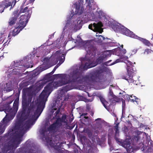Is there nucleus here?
<instances>
[{
  "label": "nucleus",
  "instance_id": "1",
  "mask_svg": "<svg viewBox=\"0 0 153 153\" xmlns=\"http://www.w3.org/2000/svg\"><path fill=\"white\" fill-rule=\"evenodd\" d=\"M78 67H75L71 70L69 74H58L55 75L57 77L60 78L61 80L54 81L48 84L45 88L44 89L39 95L36 101L33 102V108H36V111L32 116H26L18 123H16L15 128L17 129L16 134L23 135L24 132L35 123L40 115L45 106V102L47 99L52 90L53 88L61 86L70 82L78 81L80 83H83L85 85L90 84L91 81L89 78L86 77H82L79 76V71H78Z\"/></svg>",
  "mask_w": 153,
  "mask_h": 153
},
{
  "label": "nucleus",
  "instance_id": "2",
  "mask_svg": "<svg viewBox=\"0 0 153 153\" xmlns=\"http://www.w3.org/2000/svg\"><path fill=\"white\" fill-rule=\"evenodd\" d=\"M85 4L83 5V0H80L74 5V12L70 15L68 19H70L69 25L75 30L80 29L83 23L94 19L95 16L91 10H94L96 7L93 0H85ZM69 20H68V22ZM66 25H69L68 22Z\"/></svg>",
  "mask_w": 153,
  "mask_h": 153
},
{
  "label": "nucleus",
  "instance_id": "3",
  "mask_svg": "<svg viewBox=\"0 0 153 153\" xmlns=\"http://www.w3.org/2000/svg\"><path fill=\"white\" fill-rule=\"evenodd\" d=\"M65 56V54L63 52H60L58 51H57L51 57H47L44 58L43 59L42 65L41 67L37 68L34 71V72L38 71L37 73L35 74L36 75H37L40 72L55 65L59 60L60 64L59 66L58 65L55 66L52 71L46 75V77H49L50 76L54 73L58 66L64 62Z\"/></svg>",
  "mask_w": 153,
  "mask_h": 153
},
{
  "label": "nucleus",
  "instance_id": "4",
  "mask_svg": "<svg viewBox=\"0 0 153 153\" xmlns=\"http://www.w3.org/2000/svg\"><path fill=\"white\" fill-rule=\"evenodd\" d=\"M111 52L113 54L119 56L120 58L117 59L111 64L107 65H111L119 62H124L127 66V70L128 74L125 76H123L122 78L126 80L129 83L132 82L134 84L137 85V84L136 83V81L133 80L134 79H132L133 72L130 69L131 66V62L127 60L128 59V57L125 55L126 52V50L123 49H120V48H118L112 50Z\"/></svg>",
  "mask_w": 153,
  "mask_h": 153
},
{
  "label": "nucleus",
  "instance_id": "5",
  "mask_svg": "<svg viewBox=\"0 0 153 153\" xmlns=\"http://www.w3.org/2000/svg\"><path fill=\"white\" fill-rule=\"evenodd\" d=\"M18 100H16L14 102L13 108H10L8 105L5 109L4 112L6 115L0 123V134L4 132L6 127L9 125L10 120L14 117L18 109Z\"/></svg>",
  "mask_w": 153,
  "mask_h": 153
},
{
  "label": "nucleus",
  "instance_id": "6",
  "mask_svg": "<svg viewBox=\"0 0 153 153\" xmlns=\"http://www.w3.org/2000/svg\"><path fill=\"white\" fill-rule=\"evenodd\" d=\"M59 110H58L56 111L54 114L55 116L53 117V118L57 120L56 122V123L51 125L47 130L45 128H44L40 129L39 131L40 134L42 136L44 137L43 138V140H44V139L45 138V140L46 142L48 144L55 149L56 148L55 147L56 146L53 144L52 143V141L51 139L49 138H46L45 136V135H47L48 132H49V133H50L53 132H56L58 130L59 126L57 124V121L59 120Z\"/></svg>",
  "mask_w": 153,
  "mask_h": 153
},
{
  "label": "nucleus",
  "instance_id": "7",
  "mask_svg": "<svg viewBox=\"0 0 153 153\" xmlns=\"http://www.w3.org/2000/svg\"><path fill=\"white\" fill-rule=\"evenodd\" d=\"M85 49L87 53L86 55L85 58L82 61V65L79 67V70L81 71L86 70L96 66L97 64V62H94L93 61V59H87L86 58L88 57V54L90 55L91 53L95 49L93 46L89 44V42H86L84 45Z\"/></svg>",
  "mask_w": 153,
  "mask_h": 153
},
{
  "label": "nucleus",
  "instance_id": "8",
  "mask_svg": "<svg viewBox=\"0 0 153 153\" xmlns=\"http://www.w3.org/2000/svg\"><path fill=\"white\" fill-rule=\"evenodd\" d=\"M115 139L118 143L123 146L126 149L128 153H131L134 151L138 150L139 148H135L132 144H131V140L129 137H127L124 141L118 138L117 137L118 136L119 131L117 126H115Z\"/></svg>",
  "mask_w": 153,
  "mask_h": 153
},
{
  "label": "nucleus",
  "instance_id": "9",
  "mask_svg": "<svg viewBox=\"0 0 153 153\" xmlns=\"http://www.w3.org/2000/svg\"><path fill=\"white\" fill-rule=\"evenodd\" d=\"M30 16V15H29L28 18ZM24 16H22L20 18V20L19 21V22L16 25V26L13 30H12L9 33L10 36H15L17 35L21 30L26 26V24L27 23V19L28 18H26L25 20L22 21L23 18Z\"/></svg>",
  "mask_w": 153,
  "mask_h": 153
},
{
  "label": "nucleus",
  "instance_id": "10",
  "mask_svg": "<svg viewBox=\"0 0 153 153\" xmlns=\"http://www.w3.org/2000/svg\"><path fill=\"white\" fill-rule=\"evenodd\" d=\"M102 24L101 22H99L97 24L94 23L93 24L89 25L88 28L94 31L101 33L103 32V29L102 28Z\"/></svg>",
  "mask_w": 153,
  "mask_h": 153
},
{
  "label": "nucleus",
  "instance_id": "11",
  "mask_svg": "<svg viewBox=\"0 0 153 153\" xmlns=\"http://www.w3.org/2000/svg\"><path fill=\"white\" fill-rule=\"evenodd\" d=\"M94 3L96 7H94V10L92 9L91 10V13L92 12V11H93V13H92V14L93 13L94 14V15L95 16V17L94 19H92L91 20L94 19L96 17H98L102 19H106L105 14L104 13H103L101 10L98 9L96 11V14L94 13V10L97 7V6L94 2Z\"/></svg>",
  "mask_w": 153,
  "mask_h": 153
},
{
  "label": "nucleus",
  "instance_id": "12",
  "mask_svg": "<svg viewBox=\"0 0 153 153\" xmlns=\"http://www.w3.org/2000/svg\"><path fill=\"white\" fill-rule=\"evenodd\" d=\"M120 33L127 36H129L132 38L135 39V38H137V35H135L133 32L129 30L123 26L121 28Z\"/></svg>",
  "mask_w": 153,
  "mask_h": 153
},
{
  "label": "nucleus",
  "instance_id": "13",
  "mask_svg": "<svg viewBox=\"0 0 153 153\" xmlns=\"http://www.w3.org/2000/svg\"><path fill=\"white\" fill-rule=\"evenodd\" d=\"M19 0H12V2L11 3L10 2H7L5 4H3L0 6V8L1 10H0V13H2L4 11V8H7L8 7L10 6L11 5V6L13 5V6L15 5L16 2L18 1Z\"/></svg>",
  "mask_w": 153,
  "mask_h": 153
},
{
  "label": "nucleus",
  "instance_id": "14",
  "mask_svg": "<svg viewBox=\"0 0 153 153\" xmlns=\"http://www.w3.org/2000/svg\"><path fill=\"white\" fill-rule=\"evenodd\" d=\"M28 10V7H26L24 9H22L21 10V12L22 13H25L24 14H22L21 16H24V17L23 18V20L22 21H23L25 19H26V18H27L28 17L29 15L30 14V16L28 18V19H27V22H28V20L30 17L31 14L32 13V11L31 10Z\"/></svg>",
  "mask_w": 153,
  "mask_h": 153
},
{
  "label": "nucleus",
  "instance_id": "15",
  "mask_svg": "<svg viewBox=\"0 0 153 153\" xmlns=\"http://www.w3.org/2000/svg\"><path fill=\"white\" fill-rule=\"evenodd\" d=\"M0 92H2L3 91L6 90L7 91H10L12 90V85L11 82L7 83L5 85L4 84V85H2L1 86L0 85Z\"/></svg>",
  "mask_w": 153,
  "mask_h": 153
},
{
  "label": "nucleus",
  "instance_id": "16",
  "mask_svg": "<svg viewBox=\"0 0 153 153\" xmlns=\"http://www.w3.org/2000/svg\"><path fill=\"white\" fill-rule=\"evenodd\" d=\"M111 27L115 31L120 33L121 28L123 26L119 23L114 22Z\"/></svg>",
  "mask_w": 153,
  "mask_h": 153
},
{
  "label": "nucleus",
  "instance_id": "17",
  "mask_svg": "<svg viewBox=\"0 0 153 153\" xmlns=\"http://www.w3.org/2000/svg\"><path fill=\"white\" fill-rule=\"evenodd\" d=\"M111 27L115 31L120 33L121 28L123 26L119 23L114 22Z\"/></svg>",
  "mask_w": 153,
  "mask_h": 153
},
{
  "label": "nucleus",
  "instance_id": "18",
  "mask_svg": "<svg viewBox=\"0 0 153 153\" xmlns=\"http://www.w3.org/2000/svg\"><path fill=\"white\" fill-rule=\"evenodd\" d=\"M125 98H126L128 100H130L131 102H134V101L136 102V100L137 98L134 96L133 95L129 96L128 94H126L125 96Z\"/></svg>",
  "mask_w": 153,
  "mask_h": 153
},
{
  "label": "nucleus",
  "instance_id": "19",
  "mask_svg": "<svg viewBox=\"0 0 153 153\" xmlns=\"http://www.w3.org/2000/svg\"><path fill=\"white\" fill-rule=\"evenodd\" d=\"M137 38H135V39L140 40L145 45H147L148 46H149L150 45V43L148 40L142 38H141L137 36Z\"/></svg>",
  "mask_w": 153,
  "mask_h": 153
},
{
  "label": "nucleus",
  "instance_id": "20",
  "mask_svg": "<svg viewBox=\"0 0 153 153\" xmlns=\"http://www.w3.org/2000/svg\"><path fill=\"white\" fill-rule=\"evenodd\" d=\"M101 101L104 107L107 110H108V108L107 107L109 105V103L106 101L105 99L102 97L100 98Z\"/></svg>",
  "mask_w": 153,
  "mask_h": 153
},
{
  "label": "nucleus",
  "instance_id": "21",
  "mask_svg": "<svg viewBox=\"0 0 153 153\" xmlns=\"http://www.w3.org/2000/svg\"><path fill=\"white\" fill-rule=\"evenodd\" d=\"M97 34L98 33H97L96 36L97 37H98L97 38L98 40H96V41H97L98 43H100L104 39V38L101 35H97Z\"/></svg>",
  "mask_w": 153,
  "mask_h": 153
},
{
  "label": "nucleus",
  "instance_id": "22",
  "mask_svg": "<svg viewBox=\"0 0 153 153\" xmlns=\"http://www.w3.org/2000/svg\"><path fill=\"white\" fill-rule=\"evenodd\" d=\"M74 88V87L72 86H70L69 85L66 86L65 87H64L63 89H62V91L63 92H67L68 91Z\"/></svg>",
  "mask_w": 153,
  "mask_h": 153
},
{
  "label": "nucleus",
  "instance_id": "23",
  "mask_svg": "<svg viewBox=\"0 0 153 153\" xmlns=\"http://www.w3.org/2000/svg\"><path fill=\"white\" fill-rule=\"evenodd\" d=\"M16 19L15 18H12L10 19L9 23L10 25H12L15 22Z\"/></svg>",
  "mask_w": 153,
  "mask_h": 153
},
{
  "label": "nucleus",
  "instance_id": "24",
  "mask_svg": "<svg viewBox=\"0 0 153 153\" xmlns=\"http://www.w3.org/2000/svg\"><path fill=\"white\" fill-rule=\"evenodd\" d=\"M34 96V94H30L28 96V102H30L32 100V97Z\"/></svg>",
  "mask_w": 153,
  "mask_h": 153
},
{
  "label": "nucleus",
  "instance_id": "25",
  "mask_svg": "<svg viewBox=\"0 0 153 153\" xmlns=\"http://www.w3.org/2000/svg\"><path fill=\"white\" fill-rule=\"evenodd\" d=\"M152 52V51L151 50L148 49L145 50L144 52V54H148L150 53H151Z\"/></svg>",
  "mask_w": 153,
  "mask_h": 153
},
{
  "label": "nucleus",
  "instance_id": "26",
  "mask_svg": "<svg viewBox=\"0 0 153 153\" xmlns=\"http://www.w3.org/2000/svg\"><path fill=\"white\" fill-rule=\"evenodd\" d=\"M105 55H106V56H110V55H111V53H110L108 52V51H106V52H105V53H104V54Z\"/></svg>",
  "mask_w": 153,
  "mask_h": 153
},
{
  "label": "nucleus",
  "instance_id": "27",
  "mask_svg": "<svg viewBox=\"0 0 153 153\" xmlns=\"http://www.w3.org/2000/svg\"><path fill=\"white\" fill-rule=\"evenodd\" d=\"M148 144L149 145L153 146V141L151 140H149L148 143Z\"/></svg>",
  "mask_w": 153,
  "mask_h": 153
},
{
  "label": "nucleus",
  "instance_id": "28",
  "mask_svg": "<svg viewBox=\"0 0 153 153\" xmlns=\"http://www.w3.org/2000/svg\"><path fill=\"white\" fill-rule=\"evenodd\" d=\"M143 145V147L141 148V150L143 151L145 150L146 148H147V147L146 146H144L143 144H142Z\"/></svg>",
  "mask_w": 153,
  "mask_h": 153
},
{
  "label": "nucleus",
  "instance_id": "29",
  "mask_svg": "<svg viewBox=\"0 0 153 153\" xmlns=\"http://www.w3.org/2000/svg\"><path fill=\"white\" fill-rule=\"evenodd\" d=\"M112 44H111V45L112 46H120V44L117 43H112Z\"/></svg>",
  "mask_w": 153,
  "mask_h": 153
},
{
  "label": "nucleus",
  "instance_id": "30",
  "mask_svg": "<svg viewBox=\"0 0 153 153\" xmlns=\"http://www.w3.org/2000/svg\"><path fill=\"white\" fill-rule=\"evenodd\" d=\"M26 101H25V98L24 96L22 98V104H24L25 103V104Z\"/></svg>",
  "mask_w": 153,
  "mask_h": 153
},
{
  "label": "nucleus",
  "instance_id": "31",
  "mask_svg": "<svg viewBox=\"0 0 153 153\" xmlns=\"http://www.w3.org/2000/svg\"><path fill=\"white\" fill-rule=\"evenodd\" d=\"M137 49L135 48L132 50V52L133 54H135L137 52Z\"/></svg>",
  "mask_w": 153,
  "mask_h": 153
},
{
  "label": "nucleus",
  "instance_id": "32",
  "mask_svg": "<svg viewBox=\"0 0 153 153\" xmlns=\"http://www.w3.org/2000/svg\"><path fill=\"white\" fill-rule=\"evenodd\" d=\"M139 137L138 136H137L134 137V139H133L134 141H137L139 139Z\"/></svg>",
  "mask_w": 153,
  "mask_h": 153
},
{
  "label": "nucleus",
  "instance_id": "33",
  "mask_svg": "<svg viewBox=\"0 0 153 153\" xmlns=\"http://www.w3.org/2000/svg\"><path fill=\"white\" fill-rule=\"evenodd\" d=\"M123 102V105H122V107H124L125 105V101L124 100H123L122 101Z\"/></svg>",
  "mask_w": 153,
  "mask_h": 153
},
{
  "label": "nucleus",
  "instance_id": "34",
  "mask_svg": "<svg viewBox=\"0 0 153 153\" xmlns=\"http://www.w3.org/2000/svg\"><path fill=\"white\" fill-rule=\"evenodd\" d=\"M15 70L14 69H13V74H17V73H15Z\"/></svg>",
  "mask_w": 153,
  "mask_h": 153
},
{
  "label": "nucleus",
  "instance_id": "35",
  "mask_svg": "<svg viewBox=\"0 0 153 153\" xmlns=\"http://www.w3.org/2000/svg\"><path fill=\"white\" fill-rule=\"evenodd\" d=\"M68 42H69L70 43H72L74 44L76 43V42L75 41H74V42H73L69 41Z\"/></svg>",
  "mask_w": 153,
  "mask_h": 153
},
{
  "label": "nucleus",
  "instance_id": "36",
  "mask_svg": "<svg viewBox=\"0 0 153 153\" xmlns=\"http://www.w3.org/2000/svg\"><path fill=\"white\" fill-rule=\"evenodd\" d=\"M65 118H66V116H62V118L63 119H65Z\"/></svg>",
  "mask_w": 153,
  "mask_h": 153
},
{
  "label": "nucleus",
  "instance_id": "37",
  "mask_svg": "<svg viewBox=\"0 0 153 153\" xmlns=\"http://www.w3.org/2000/svg\"><path fill=\"white\" fill-rule=\"evenodd\" d=\"M35 0H29V1L30 2H33Z\"/></svg>",
  "mask_w": 153,
  "mask_h": 153
},
{
  "label": "nucleus",
  "instance_id": "38",
  "mask_svg": "<svg viewBox=\"0 0 153 153\" xmlns=\"http://www.w3.org/2000/svg\"><path fill=\"white\" fill-rule=\"evenodd\" d=\"M91 133L88 134V136L90 137H91Z\"/></svg>",
  "mask_w": 153,
  "mask_h": 153
},
{
  "label": "nucleus",
  "instance_id": "39",
  "mask_svg": "<svg viewBox=\"0 0 153 153\" xmlns=\"http://www.w3.org/2000/svg\"><path fill=\"white\" fill-rule=\"evenodd\" d=\"M100 120V119L98 118V119H97L96 120L97 121V120Z\"/></svg>",
  "mask_w": 153,
  "mask_h": 153
},
{
  "label": "nucleus",
  "instance_id": "40",
  "mask_svg": "<svg viewBox=\"0 0 153 153\" xmlns=\"http://www.w3.org/2000/svg\"><path fill=\"white\" fill-rule=\"evenodd\" d=\"M43 85H42H42H41V86H40V87H43Z\"/></svg>",
  "mask_w": 153,
  "mask_h": 153
},
{
  "label": "nucleus",
  "instance_id": "41",
  "mask_svg": "<svg viewBox=\"0 0 153 153\" xmlns=\"http://www.w3.org/2000/svg\"><path fill=\"white\" fill-rule=\"evenodd\" d=\"M121 46L122 47V48H123V45H122Z\"/></svg>",
  "mask_w": 153,
  "mask_h": 153
},
{
  "label": "nucleus",
  "instance_id": "42",
  "mask_svg": "<svg viewBox=\"0 0 153 153\" xmlns=\"http://www.w3.org/2000/svg\"><path fill=\"white\" fill-rule=\"evenodd\" d=\"M110 150H111H111H113V149H112V148H110Z\"/></svg>",
  "mask_w": 153,
  "mask_h": 153
},
{
  "label": "nucleus",
  "instance_id": "43",
  "mask_svg": "<svg viewBox=\"0 0 153 153\" xmlns=\"http://www.w3.org/2000/svg\"><path fill=\"white\" fill-rule=\"evenodd\" d=\"M71 121H72L73 119V118H71Z\"/></svg>",
  "mask_w": 153,
  "mask_h": 153
},
{
  "label": "nucleus",
  "instance_id": "44",
  "mask_svg": "<svg viewBox=\"0 0 153 153\" xmlns=\"http://www.w3.org/2000/svg\"><path fill=\"white\" fill-rule=\"evenodd\" d=\"M1 36H0V41H1Z\"/></svg>",
  "mask_w": 153,
  "mask_h": 153
},
{
  "label": "nucleus",
  "instance_id": "45",
  "mask_svg": "<svg viewBox=\"0 0 153 153\" xmlns=\"http://www.w3.org/2000/svg\"><path fill=\"white\" fill-rule=\"evenodd\" d=\"M114 153H119V152H114Z\"/></svg>",
  "mask_w": 153,
  "mask_h": 153
},
{
  "label": "nucleus",
  "instance_id": "46",
  "mask_svg": "<svg viewBox=\"0 0 153 153\" xmlns=\"http://www.w3.org/2000/svg\"><path fill=\"white\" fill-rule=\"evenodd\" d=\"M108 62H106V64H108Z\"/></svg>",
  "mask_w": 153,
  "mask_h": 153
},
{
  "label": "nucleus",
  "instance_id": "47",
  "mask_svg": "<svg viewBox=\"0 0 153 153\" xmlns=\"http://www.w3.org/2000/svg\"><path fill=\"white\" fill-rule=\"evenodd\" d=\"M153 39V37H152V39Z\"/></svg>",
  "mask_w": 153,
  "mask_h": 153
},
{
  "label": "nucleus",
  "instance_id": "48",
  "mask_svg": "<svg viewBox=\"0 0 153 153\" xmlns=\"http://www.w3.org/2000/svg\"><path fill=\"white\" fill-rule=\"evenodd\" d=\"M111 60H109L108 62H110L111 61Z\"/></svg>",
  "mask_w": 153,
  "mask_h": 153
},
{
  "label": "nucleus",
  "instance_id": "49",
  "mask_svg": "<svg viewBox=\"0 0 153 153\" xmlns=\"http://www.w3.org/2000/svg\"><path fill=\"white\" fill-rule=\"evenodd\" d=\"M64 122H66V121L65 120H64Z\"/></svg>",
  "mask_w": 153,
  "mask_h": 153
},
{
  "label": "nucleus",
  "instance_id": "50",
  "mask_svg": "<svg viewBox=\"0 0 153 153\" xmlns=\"http://www.w3.org/2000/svg\"><path fill=\"white\" fill-rule=\"evenodd\" d=\"M12 101L10 102V103H11V102H12Z\"/></svg>",
  "mask_w": 153,
  "mask_h": 153
}]
</instances>
